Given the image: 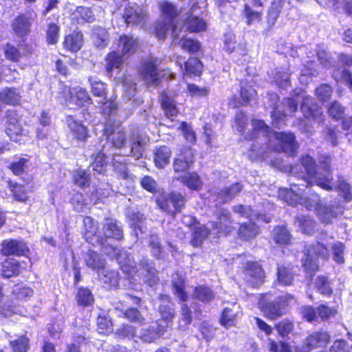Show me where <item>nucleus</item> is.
<instances>
[{"label": "nucleus", "mask_w": 352, "mask_h": 352, "mask_svg": "<svg viewBox=\"0 0 352 352\" xmlns=\"http://www.w3.org/2000/svg\"><path fill=\"white\" fill-rule=\"evenodd\" d=\"M23 308L20 305L15 303L13 300L4 302L0 306V313L5 317H10L12 314H22Z\"/></svg>", "instance_id": "49"}, {"label": "nucleus", "mask_w": 352, "mask_h": 352, "mask_svg": "<svg viewBox=\"0 0 352 352\" xmlns=\"http://www.w3.org/2000/svg\"><path fill=\"white\" fill-rule=\"evenodd\" d=\"M123 18L127 25H138L145 22L146 14L136 3H129L124 9Z\"/></svg>", "instance_id": "15"}, {"label": "nucleus", "mask_w": 352, "mask_h": 352, "mask_svg": "<svg viewBox=\"0 0 352 352\" xmlns=\"http://www.w3.org/2000/svg\"><path fill=\"white\" fill-rule=\"evenodd\" d=\"M161 304L159 307V312L162 317V321L160 324H162L165 329L168 327L171 322L174 316V309L168 305L170 302V297L168 295L161 294L160 296Z\"/></svg>", "instance_id": "21"}, {"label": "nucleus", "mask_w": 352, "mask_h": 352, "mask_svg": "<svg viewBox=\"0 0 352 352\" xmlns=\"http://www.w3.org/2000/svg\"><path fill=\"white\" fill-rule=\"evenodd\" d=\"M21 96L16 89L5 88L0 91V102L7 104L15 105L20 101Z\"/></svg>", "instance_id": "40"}, {"label": "nucleus", "mask_w": 352, "mask_h": 352, "mask_svg": "<svg viewBox=\"0 0 352 352\" xmlns=\"http://www.w3.org/2000/svg\"><path fill=\"white\" fill-rule=\"evenodd\" d=\"M185 24L186 28L190 32H200L206 28V21L198 16H190L186 19Z\"/></svg>", "instance_id": "54"}, {"label": "nucleus", "mask_w": 352, "mask_h": 352, "mask_svg": "<svg viewBox=\"0 0 352 352\" xmlns=\"http://www.w3.org/2000/svg\"><path fill=\"white\" fill-rule=\"evenodd\" d=\"M327 112L333 119H342L344 114V107L338 101L331 102L327 107Z\"/></svg>", "instance_id": "63"}, {"label": "nucleus", "mask_w": 352, "mask_h": 352, "mask_svg": "<svg viewBox=\"0 0 352 352\" xmlns=\"http://www.w3.org/2000/svg\"><path fill=\"white\" fill-rule=\"evenodd\" d=\"M170 149L166 146L157 148L154 152V162L157 168H164L170 162Z\"/></svg>", "instance_id": "34"}, {"label": "nucleus", "mask_w": 352, "mask_h": 352, "mask_svg": "<svg viewBox=\"0 0 352 352\" xmlns=\"http://www.w3.org/2000/svg\"><path fill=\"white\" fill-rule=\"evenodd\" d=\"M160 8L162 20L156 24V35L160 39H164L170 32L175 41L179 37L176 25L177 9L173 4L168 1L162 2Z\"/></svg>", "instance_id": "7"}, {"label": "nucleus", "mask_w": 352, "mask_h": 352, "mask_svg": "<svg viewBox=\"0 0 352 352\" xmlns=\"http://www.w3.org/2000/svg\"><path fill=\"white\" fill-rule=\"evenodd\" d=\"M29 338L26 335L20 336L18 339L10 341L13 352H27L30 349Z\"/></svg>", "instance_id": "62"}, {"label": "nucleus", "mask_w": 352, "mask_h": 352, "mask_svg": "<svg viewBox=\"0 0 352 352\" xmlns=\"http://www.w3.org/2000/svg\"><path fill=\"white\" fill-rule=\"evenodd\" d=\"M66 122L73 136L80 141L86 140L88 135L87 129L81 121L75 120L72 116H68Z\"/></svg>", "instance_id": "26"}, {"label": "nucleus", "mask_w": 352, "mask_h": 352, "mask_svg": "<svg viewBox=\"0 0 352 352\" xmlns=\"http://www.w3.org/2000/svg\"><path fill=\"white\" fill-rule=\"evenodd\" d=\"M202 70V64L197 58H190L184 65V74L186 76H199Z\"/></svg>", "instance_id": "44"}, {"label": "nucleus", "mask_w": 352, "mask_h": 352, "mask_svg": "<svg viewBox=\"0 0 352 352\" xmlns=\"http://www.w3.org/2000/svg\"><path fill=\"white\" fill-rule=\"evenodd\" d=\"M6 133L12 141L21 144L28 140L16 111L8 110L6 113Z\"/></svg>", "instance_id": "10"}, {"label": "nucleus", "mask_w": 352, "mask_h": 352, "mask_svg": "<svg viewBox=\"0 0 352 352\" xmlns=\"http://www.w3.org/2000/svg\"><path fill=\"white\" fill-rule=\"evenodd\" d=\"M29 251L26 243H2L1 252L4 255L27 256Z\"/></svg>", "instance_id": "32"}, {"label": "nucleus", "mask_w": 352, "mask_h": 352, "mask_svg": "<svg viewBox=\"0 0 352 352\" xmlns=\"http://www.w3.org/2000/svg\"><path fill=\"white\" fill-rule=\"evenodd\" d=\"M322 171H316V162L309 155H306L301 158V164L291 166L290 176L296 177L298 183H295L290 178L291 187L289 189L285 188L278 190V197L290 206L302 205L309 210H316L320 204V197L317 194L311 195L309 197H304V191L309 185L313 182L321 188L331 191H338L340 195L346 201L352 199V190L350 185L346 182L342 177H338L336 182H334L330 171V160L325 157L322 164Z\"/></svg>", "instance_id": "1"}, {"label": "nucleus", "mask_w": 352, "mask_h": 352, "mask_svg": "<svg viewBox=\"0 0 352 352\" xmlns=\"http://www.w3.org/2000/svg\"><path fill=\"white\" fill-rule=\"evenodd\" d=\"M83 223L85 226L84 237L86 242H89V240L92 239V236H94L97 233L98 226L94 222V219L90 217H86L83 219Z\"/></svg>", "instance_id": "59"}, {"label": "nucleus", "mask_w": 352, "mask_h": 352, "mask_svg": "<svg viewBox=\"0 0 352 352\" xmlns=\"http://www.w3.org/2000/svg\"><path fill=\"white\" fill-rule=\"evenodd\" d=\"M159 62L157 58L153 57H149L144 62L141 75L149 85H156L160 80V74L157 69Z\"/></svg>", "instance_id": "14"}, {"label": "nucleus", "mask_w": 352, "mask_h": 352, "mask_svg": "<svg viewBox=\"0 0 352 352\" xmlns=\"http://www.w3.org/2000/svg\"><path fill=\"white\" fill-rule=\"evenodd\" d=\"M329 248L333 261L338 263H343L345 249L344 243H328L327 245L324 243H314L305 247L302 267L310 278L318 270V258H327L330 256Z\"/></svg>", "instance_id": "4"}, {"label": "nucleus", "mask_w": 352, "mask_h": 352, "mask_svg": "<svg viewBox=\"0 0 352 352\" xmlns=\"http://www.w3.org/2000/svg\"><path fill=\"white\" fill-rule=\"evenodd\" d=\"M268 98L270 102V105L273 108V111L271 113V117L272 119V125L278 129L281 128L285 125V118L289 114H285L287 110V106L282 102L284 109L280 111L277 107V102L278 100V96L276 93L271 92L268 94Z\"/></svg>", "instance_id": "16"}, {"label": "nucleus", "mask_w": 352, "mask_h": 352, "mask_svg": "<svg viewBox=\"0 0 352 352\" xmlns=\"http://www.w3.org/2000/svg\"><path fill=\"white\" fill-rule=\"evenodd\" d=\"M318 65L314 60H310L307 62V65L304 66V69L301 70L299 76V81L302 85H307L312 76H315L318 73L317 67Z\"/></svg>", "instance_id": "42"}, {"label": "nucleus", "mask_w": 352, "mask_h": 352, "mask_svg": "<svg viewBox=\"0 0 352 352\" xmlns=\"http://www.w3.org/2000/svg\"><path fill=\"white\" fill-rule=\"evenodd\" d=\"M318 292L326 296H329L333 293V287L331 281L327 276H319L314 283Z\"/></svg>", "instance_id": "43"}, {"label": "nucleus", "mask_w": 352, "mask_h": 352, "mask_svg": "<svg viewBox=\"0 0 352 352\" xmlns=\"http://www.w3.org/2000/svg\"><path fill=\"white\" fill-rule=\"evenodd\" d=\"M292 300L293 296L288 294L274 298L265 295L259 300L258 305L265 316L275 320L286 314L289 304Z\"/></svg>", "instance_id": "8"}, {"label": "nucleus", "mask_w": 352, "mask_h": 352, "mask_svg": "<svg viewBox=\"0 0 352 352\" xmlns=\"http://www.w3.org/2000/svg\"><path fill=\"white\" fill-rule=\"evenodd\" d=\"M130 154L135 158L139 159L143 155L144 151V142L140 136L133 137L131 139Z\"/></svg>", "instance_id": "57"}, {"label": "nucleus", "mask_w": 352, "mask_h": 352, "mask_svg": "<svg viewBox=\"0 0 352 352\" xmlns=\"http://www.w3.org/2000/svg\"><path fill=\"white\" fill-rule=\"evenodd\" d=\"M85 259L87 265L94 270H97L98 272L104 268L106 264L105 260L94 250H89Z\"/></svg>", "instance_id": "36"}, {"label": "nucleus", "mask_w": 352, "mask_h": 352, "mask_svg": "<svg viewBox=\"0 0 352 352\" xmlns=\"http://www.w3.org/2000/svg\"><path fill=\"white\" fill-rule=\"evenodd\" d=\"M157 204L160 209L174 215L175 211L179 212L184 207L185 198L179 192H172L157 199Z\"/></svg>", "instance_id": "11"}, {"label": "nucleus", "mask_w": 352, "mask_h": 352, "mask_svg": "<svg viewBox=\"0 0 352 352\" xmlns=\"http://www.w3.org/2000/svg\"><path fill=\"white\" fill-rule=\"evenodd\" d=\"M126 215L131 228L133 230L137 240L144 239V238L143 236L139 237L138 232H140L141 234L144 232L142 223L146 219L144 214L136 208H129L127 210Z\"/></svg>", "instance_id": "19"}, {"label": "nucleus", "mask_w": 352, "mask_h": 352, "mask_svg": "<svg viewBox=\"0 0 352 352\" xmlns=\"http://www.w3.org/2000/svg\"><path fill=\"white\" fill-rule=\"evenodd\" d=\"M112 163L114 171L118 177L125 180H133V176L129 173L123 156L114 155Z\"/></svg>", "instance_id": "27"}, {"label": "nucleus", "mask_w": 352, "mask_h": 352, "mask_svg": "<svg viewBox=\"0 0 352 352\" xmlns=\"http://www.w3.org/2000/svg\"><path fill=\"white\" fill-rule=\"evenodd\" d=\"M100 244L102 252L111 259H115L124 273L132 276L140 272L143 281L147 285L153 287L157 283V272L151 259L142 256L138 261H135L133 257H131V253L120 245H113L112 243Z\"/></svg>", "instance_id": "2"}, {"label": "nucleus", "mask_w": 352, "mask_h": 352, "mask_svg": "<svg viewBox=\"0 0 352 352\" xmlns=\"http://www.w3.org/2000/svg\"><path fill=\"white\" fill-rule=\"evenodd\" d=\"M91 38L96 47L104 48L108 44V32L105 29L98 28L92 33Z\"/></svg>", "instance_id": "48"}, {"label": "nucleus", "mask_w": 352, "mask_h": 352, "mask_svg": "<svg viewBox=\"0 0 352 352\" xmlns=\"http://www.w3.org/2000/svg\"><path fill=\"white\" fill-rule=\"evenodd\" d=\"M241 190L242 185L240 183H236L228 188L221 190L217 194V197L221 202L225 203L231 200Z\"/></svg>", "instance_id": "45"}, {"label": "nucleus", "mask_w": 352, "mask_h": 352, "mask_svg": "<svg viewBox=\"0 0 352 352\" xmlns=\"http://www.w3.org/2000/svg\"><path fill=\"white\" fill-rule=\"evenodd\" d=\"M8 187L12 193L13 197L15 200L19 201H24L26 200V192L25 187L23 185H20L16 183H14L12 181H9Z\"/></svg>", "instance_id": "58"}, {"label": "nucleus", "mask_w": 352, "mask_h": 352, "mask_svg": "<svg viewBox=\"0 0 352 352\" xmlns=\"http://www.w3.org/2000/svg\"><path fill=\"white\" fill-rule=\"evenodd\" d=\"M104 234L107 239L120 241L123 239V230L121 223L116 219H106L104 225Z\"/></svg>", "instance_id": "23"}, {"label": "nucleus", "mask_w": 352, "mask_h": 352, "mask_svg": "<svg viewBox=\"0 0 352 352\" xmlns=\"http://www.w3.org/2000/svg\"><path fill=\"white\" fill-rule=\"evenodd\" d=\"M192 296L195 299L204 303L211 302L215 297L214 292L205 285L195 287Z\"/></svg>", "instance_id": "33"}, {"label": "nucleus", "mask_w": 352, "mask_h": 352, "mask_svg": "<svg viewBox=\"0 0 352 352\" xmlns=\"http://www.w3.org/2000/svg\"><path fill=\"white\" fill-rule=\"evenodd\" d=\"M99 280L107 289H116L119 285L120 274L114 270L102 268L98 272Z\"/></svg>", "instance_id": "20"}, {"label": "nucleus", "mask_w": 352, "mask_h": 352, "mask_svg": "<svg viewBox=\"0 0 352 352\" xmlns=\"http://www.w3.org/2000/svg\"><path fill=\"white\" fill-rule=\"evenodd\" d=\"M252 221L253 220H249L248 222L243 223L240 226L238 234L241 239L248 241L258 234V227Z\"/></svg>", "instance_id": "35"}, {"label": "nucleus", "mask_w": 352, "mask_h": 352, "mask_svg": "<svg viewBox=\"0 0 352 352\" xmlns=\"http://www.w3.org/2000/svg\"><path fill=\"white\" fill-rule=\"evenodd\" d=\"M233 210L236 213H239L243 217L249 218V220H256L258 222L270 223L272 220L270 216L263 213H256L252 211L250 206H235L233 207Z\"/></svg>", "instance_id": "25"}, {"label": "nucleus", "mask_w": 352, "mask_h": 352, "mask_svg": "<svg viewBox=\"0 0 352 352\" xmlns=\"http://www.w3.org/2000/svg\"><path fill=\"white\" fill-rule=\"evenodd\" d=\"M21 267L15 260H7L1 264V275L5 278L17 276L20 273Z\"/></svg>", "instance_id": "39"}, {"label": "nucleus", "mask_w": 352, "mask_h": 352, "mask_svg": "<svg viewBox=\"0 0 352 352\" xmlns=\"http://www.w3.org/2000/svg\"><path fill=\"white\" fill-rule=\"evenodd\" d=\"M72 18L76 19L78 23L88 22L91 23L95 20L92 10L87 7L78 6L72 14Z\"/></svg>", "instance_id": "41"}, {"label": "nucleus", "mask_w": 352, "mask_h": 352, "mask_svg": "<svg viewBox=\"0 0 352 352\" xmlns=\"http://www.w3.org/2000/svg\"><path fill=\"white\" fill-rule=\"evenodd\" d=\"M193 153L190 148H186L184 152L179 155L174 161L173 168L175 172H183L186 170L190 164L192 163Z\"/></svg>", "instance_id": "30"}, {"label": "nucleus", "mask_w": 352, "mask_h": 352, "mask_svg": "<svg viewBox=\"0 0 352 352\" xmlns=\"http://www.w3.org/2000/svg\"><path fill=\"white\" fill-rule=\"evenodd\" d=\"M283 5V0L273 1L268 10L267 23L270 25L272 26L275 24Z\"/></svg>", "instance_id": "52"}, {"label": "nucleus", "mask_w": 352, "mask_h": 352, "mask_svg": "<svg viewBox=\"0 0 352 352\" xmlns=\"http://www.w3.org/2000/svg\"><path fill=\"white\" fill-rule=\"evenodd\" d=\"M277 279L282 285H291L294 281V274L289 269L280 266L277 267Z\"/></svg>", "instance_id": "56"}, {"label": "nucleus", "mask_w": 352, "mask_h": 352, "mask_svg": "<svg viewBox=\"0 0 352 352\" xmlns=\"http://www.w3.org/2000/svg\"><path fill=\"white\" fill-rule=\"evenodd\" d=\"M272 235L274 242H289L292 239L289 230L284 225L276 226Z\"/></svg>", "instance_id": "50"}, {"label": "nucleus", "mask_w": 352, "mask_h": 352, "mask_svg": "<svg viewBox=\"0 0 352 352\" xmlns=\"http://www.w3.org/2000/svg\"><path fill=\"white\" fill-rule=\"evenodd\" d=\"M264 278V271L259 264L252 261H248L246 263L245 278L252 287H258L263 282Z\"/></svg>", "instance_id": "17"}, {"label": "nucleus", "mask_w": 352, "mask_h": 352, "mask_svg": "<svg viewBox=\"0 0 352 352\" xmlns=\"http://www.w3.org/2000/svg\"><path fill=\"white\" fill-rule=\"evenodd\" d=\"M73 178L75 184L80 188L89 186L90 182L89 174L85 170L77 169L74 171Z\"/></svg>", "instance_id": "60"}, {"label": "nucleus", "mask_w": 352, "mask_h": 352, "mask_svg": "<svg viewBox=\"0 0 352 352\" xmlns=\"http://www.w3.org/2000/svg\"><path fill=\"white\" fill-rule=\"evenodd\" d=\"M76 299L78 305L82 307L90 306L94 301L91 292L87 288H80L76 296Z\"/></svg>", "instance_id": "53"}, {"label": "nucleus", "mask_w": 352, "mask_h": 352, "mask_svg": "<svg viewBox=\"0 0 352 352\" xmlns=\"http://www.w3.org/2000/svg\"><path fill=\"white\" fill-rule=\"evenodd\" d=\"M172 288L174 295L180 302H186L188 295L185 290V277L179 272H175L172 276Z\"/></svg>", "instance_id": "22"}, {"label": "nucleus", "mask_w": 352, "mask_h": 352, "mask_svg": "<svg viewBox=\"0 0 352 352\" xmlns=\"http://www.w3.org/2000/svg\"><path fill=\"white\" fill-rule=\"evenodd\" d=\"M36 18V14L33 10L17 16L12 23L14 33L21 38L27 36L30 32L32 24Z\"/></svg>", "instance_id": "12"}, {"label": "nucleus", "mask_w": 352, "mask_h": 352, "mask_svg": "<svg viewBox=\"0 0 352 352\" xmlns=\"http://www.w3.org/2000/svg\"><path fill=\"white\" fill-rule=\"evenodd\" d=\"M123 55L120 52L113 51L110 52L106 58V69L109 74L114 69H119L123 63Z\"/></svg>", "instance_id": "38"}, {"label": "nucleus", "mask_w": 352, "mask_h": 352, "mask_svg": "<svg viewBox=\"0 0 352 352\" xmlns=\"http://www.w3.org/2000/svg\"><path fill=\"white\" fill-rule=\"evenodd\" d=\"M290 75L289 67H277L272 74L273 82L282 89H287L290 86Z\"/></svg>", "instance_id": "24"}, {"label": "nucleus", "mask_w": 352, "mask_h": 352, "mask_svg": "<svg viewBox=\"0 0 352 352\" xmlns=\"http://www.w3.org/2000/svg\"><path fill=\"white\" fill-rule=\"evenodd\" d=\"M137 46L136 40L131 36L122 35L118 41V47L123 56L133 53Z\"/></svg>", "instance_id": "37"}, {"label": "nucleus", "mask_w": 352, "mask_h": 352, "mask_svg": "<svg viewBox=\"0 0 352 352\" xmlns=\"http://www.w3.org/2000/svg\"><path fill=\"white\" fill-rule=\"evenodd\" d=\"M316 56L320 64L324 68H329L332 64V58L331 54L327 52L324 45H317L315 49Z\"/></svg>", "instance_id": "51"}, {"label": "nucleus", "mask_w": 352, "mask_h": 352, "mask_svg": "<svg viewBox=\"0 0 352 352\" xmlns=\"http://www.w3.org/2000/svg\"><path fill=\"white\" fill-rule=\"evenodd\" d=\"M88 80L91 85L93 94L105 100L106 85L96 76H90L89 77Z\"/></svg>", "instance_id": "47"}, {"label": "nucleus", "mask_w": 352, "mask_h": 352, "mask_svg": "<svg viewBox=\"0 0 352 352\" xmlns=\"http://www.w3.org/2000/svg\"><path fill=\"white\" fill-rule=\"evenodd\" d=\"M230 217L228 210L222 209L219 211L218 221L210 222V225L212 228L210 231L206 226H196L192 231L193 240L192 242H202L209 234H212L220 237L226 235L231 231Z\"/></svg>", "instance_id": "6"}, {"label": "nucleus", "mask_w": 352, "mask_h": 352, "mask_svg": "<svg viewBox=\"0 0 352 352\" xmlns=\"http://www.w3.org/2000/svg\"><path fill=\"white\" fill-rule=\"evenodd\" d=\"M344 212V207L339 201H331L329 204L321 205L317 209V215L324 223H330L332 220Z\"/></svg>", "instance_id": "13"}, {"label": "nucleus", "mask_w": 352, "mask_h": 352, "mask_svg": "<svg viewBox=\"0 0 352 352\" xmlns=\"http://www.w3.org/2000/svg\"><path fill=\"white\" fill-rule=\"evenodd\" d=\"M124 96L130 100L134 97L136 92V84L131 77H125L122 80Z\"/></svg>", "instance_id": "64"}, {"label": "nucleus", "mask_w": 352, "mask_h": 352, "mask_svg": "<svg viewBox=\"0 0 352 352\" xmlns=\"http://www.w3.org/2000/svg\"><path fill=\"white\" fill-rule=\"evenodd\" d=\"M165 327L162 324L150 326L141 331L140 339L145 342L151 343L164 334Z\"/></svg>", "instance_id": "29"}, {"label": "nucleus", "mask_w": 352, "mask_h": 352, "mask_svg": "<svg viewBox=\"0 0 352 352\" xmlns=\"http://www.w3.org/2000/svg\"><path fill=\"white\" fill-rule=\"evenodd\" d=\"M104 134L110 139L112 145L116 148H122L126 143L125 132L120 126L107 124L104 129Z\"/></svg>", "instance_id": "18"}, {"label": "nucleus", "mask_w": 352, "mask_h": 352, "mask_svg": "<svg viewBox=\"0 0 352 352\" xmlns=\"http://www.w3.org/2000/svg\"><path fill=\"white\" fill-rule=\"evenodd\" d=\"M329 335L324 331L314 332L309 335L306 340L307 346L313 348L322 347L328 343Z\"/></svg>", "instance_id": "31"}, {"label": "nucleus", "mask_w": 352, "mask_h": 352, "mask_svg": "<svg viewBox=\"0 0 352 352\" xmlns=\"http://www.w3.org/2000/svg\"><path fill=\"white\" fill-rule=\"evenodd\" d=\"M333 76L337 82L342 81L352 89V76L346 67L333 71Z\"/></svg>", "instance_id": "61"}, {"label": "nucleus", "mask_w": 352, "mask_h": 352, "mask_svg": "<svg viewBox=\"0 0 352 352\" xmlns=\"http://www.w3.org/2000/svg\"><path fill=\"white\" fill-rule=\"evenodd\" d=\"M253 132L245 135V139L256 140L258 146L274 151H282L288 155H294L297 149L295 135L290 132H275L261 120H252Z\"/></svg>", "instance_id": "3"}, {"label": "nucleus", "mask_w": 352, "mask_h": 352, "mask_svg": "<svg viewBox=\"0 0 352 352\" xmlns=\"http://www.w3.org/2000/svg\"><path fill=\"white\" fill-rule=\"evenodd\" d=\"M299 102H301L300 111L305 118L318 123H323L324 116L321 107L316 102L314 98L306 95L301 89H296L292 97L284 98L283 104L287 106L285 114L292 116L296 113Z\"/></svg>", "instance_id": "5"}, {"label": "nucleus", "mask_w": 352, "mask_h": 352, "mask_svg": "<svg viewBox=\"0 0 352 352\" xmlns=\"http://www.w3.org/2000/svg\"><path fill=\"white\" fill-rule=\"evenodd\" d=\"M83 36L80 32L74 31L65 36L63 47L72 52H78L82 46Z\"/></svg>", "instance_id": "28"}, {"label": "nucleus", "mask_w": 352, "mask_h": 352, "mask_svg": "<svg viewBox=\"0 0 352 352\" xmlns=\"http://www.w3.org/2000/svg\"><path fill=\"white\" fill-rule=\"evenodd\" d=\"M184 185L192 190H198L202 182L196 173H188L178 178Z\"/></svg>", "instance_id": "46"}, {"label": "nucleus", "mask_w": 352, "mask_h": 352, "mask_svg": "<svg viewBox=\"0 0 352 352\" xmlns=\"http://www.w3.org/2000/svg\"><path fill=\"white\" fill-rule=\"evenodd\" d=\"M162 107L164 109L166 116L173 120L177 115L178 111L173 99L170 98L166 94L162 96Z\"/></svg>", "instance_id": "55"}, {"label": "nucleus", "mask_w": 352, "mask_h": 352, "mask_svg": "<svg viewBox=\"0 0 352 352\" xmlns=\"http://www.w3.org/2000/svg\"><path fill=\"white\" fill-rule=\"evenodd\" d=\"M61 94L65 104L69 109H78L91 103V99L87 91L80 86L65 87Z\"/></svg>", "instance_id": "9"}]
</instances>
